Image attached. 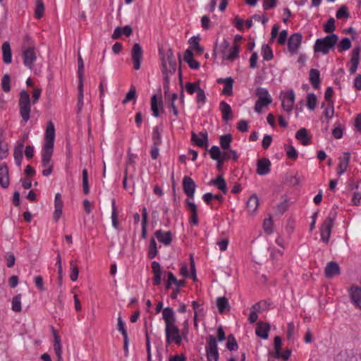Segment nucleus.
I'll use <instances>...</instances> for the list:
<instances>
[{
	"mask_svg": "<svg viewBox=\"0 0 361 361\" xmlns=\"http://www.w3.org/2000/svg\"><path fill=\"white\" fill-rule=\"evenodd\" d=\"M63 207V202L62 200L61 193H56L54 199V212L53 214V219L56 222L59 221L62 215V209Z\"/></svg>",
	"mask_w": 361,
	"mask_h": 361,
	"instance_id": "f3484780",
	"label": "nucleus"
},
{
	"mask_svg": "<svg viewBox=\"0 0 361 361\" xmlns=\"http://www.w3.org/2000/svg\"><path fill=\"white\" fill-rule=\"evenodd\" d=\"M185 87L186 92L188 94H192L195 92H197L200 90V82H187L185 84Z\"/></svg>",
	"mask_w": 361,
	"mask_h": 361,
	"instance_id": "6e6d98bb",
	"label": "nucleus"
},
{
	"mask_svg": "<svg viewBox=\"0 0 361 361\" xmlns=\"http://www.w3.org/2000/svg\"><path fill=\"white\" fill-rule=\"evenodd\" d=\"M78 82L83 83V68H84V62L81 57V56L79 54L78 59Z\"/></svg>",
	"mask_w": 361,
	"mask_h": 361,
	"instance_id": "4d7b16f0",
	"label": "nucleus"
},
{
	"mask_svg": "<svg viewBox=\"0 0 361 361\" xmlns=\"http://www.w3.org/2000/svg\"><path fill=\"white\" fill-rule=\"evenodd\" d=\"M262 54L265 61H271L274 57L272 49L268 44H264L262 46Z\"/></svg>",
	"mask_w": 361,
	"mask_h": 361,
	"instance_id": "49530a36",
	"label": "nucleus"
},
{
	"mask_svg": "<svg viewBox=\"0 0 361 361\" xmlns=\"http://www.w3.org/2000/svg\"><path fill=\"white\" fill-rule=\"evenodd\" d=\"M259 205V200L257 195H252L247 202V209L250 213H254Z\"/></svg>",
	"mask_w": 361,
	"mask_h": 361,
	"instance_id": "e433bc0d",
	"label": "nucleus"
},
{
	"mask_svg": "<svg viewBox=\"0 0 361 361\" xmlns=\"http://www.w3.org/2000/svg\"><path fill=\"white\" fill-rule=\"evenodd\" d=\"M21 294H18L12 298L11 309L13 312H20L21 311Z\"/></svg>",
	"mask_w": 361,
	"mask_h": 361,
	"instance_id": "a19ab883",
	"label": "nucleus"
},
{
	"mask_svg": "<svg viewBox=\"0 0 361 361\" xmlns=\"http://www.w3.org/2000/svg\"><path fill=\"white\" fill-rule=\"evenodd\" d=\"M270 303L267 300H261L252 306V309L258 312H263L269 309Z\"/></svg>",
	"mask_w": 361,
	"mask_h": 361,
	"instance_id": "a18cd8bd",
	"label": "nucleus"
},
{
	"mask_svg": "<svg viewBox=\"0 0 361 361\" xmlns=\"http://www.w3.org/2000/svg\"><path fill=\"white\" fill-rule=\"evenodd\" d=\"M301 181L300 178L298 176V174L295 175H288L286 178V182L288 183L290 186L294 187L297 186L300 184Z\"/></svg>",
	"mask_w": 361,
	"mask_h": 361,
	"instance_id": "3c124183",
	"label": "nucleus"
},
{
	"mask_svg": "<svg viewBox=\"0 0 361 361\" xmlns=\"http://www.w3.org/2000/svg\"><path fill=\"white\" fill-rule=\"evenodd\" d=\"M209 154L213 160H217L222 158V153L218 146H212L209 150Z\"/></svg>",
	"mask_w": 361,
	"mask_h": 361,
	"instance_id": "052dcab7",
	"label": "nucleus"
},
{
	"mask_svg": "<svg viewBox=\"0 0 361 361\" xmlns=\"http://www.w3.org/2000/svg\"><path fill=\"white\" fill-rule=\"evenodd\" d=\"M334 219L335 214H330L320 226L321 240L325 243L329 241Z\"/></svg>",
	"mask_w": 361,
	"mask_h": 361,
	"instance_id": "423d86ee",
	"label": "nucleus"
},
{
	"mask_svg": "<svg viewBox=\"0 0 361 361\" xmlns=\"http://www.w3.org/2000/svg\"><path fill=\"white\" fill-rule=\"evenodd\" d=\"M161 111H164L163 109V102L161 99V96L159 97V99H157V94H153L151 98V110L152 111V115L154 117H159L160 115L159 109Z\"/></svg>",
	"mask_w": 361,
	"mask_h": 361,
	"instance_id": "a211bd4d",
	"label": "nucleus"
},
{
	"mask_svg": "<svg viewBox=\"0 0 361 361\" xmlns=\"http://www.w3.org/2000/svg\"><path fill=\"white\" fill-rule=\"evenodd\" d=\"M334 114V102L328 104V106L325 109L323 112V115L328 119H331Z\"/></svg>",
	"mask_w": 361,
	"mask_h": 361,
	"instance_id": "774afa93",
	"label": "nucleus"
},
{
	"mask_svg": "<svg viewBox=\"0 0 361 361\" xmlns=\"http://www.w3.org/2000/svg\"><path fill=\"white\" fill-rule=\"evenodd\" d=\"M226 348L231 351L237 350L238 348V343L235 341V338L233 334H230L228 336Z\"/></svg>",
	"mask_w": 361,
	"mask_h": 361,
	"instance_id": "864d4df0",
	"label": "nucleus"
},
{
	"mask_svg": "<svg viewBox=\"0 0 361 361\" xmlns=\"http://www.w3.org/2000/svg\"><path fill=\"white\" fill-rule=\"evenodd\" d=\"M302 36L295 32L290 36L288 40V49L291 54H296L302 42Z\"/></svg>",
	"mask_w": 361,
	"mask_h": 361,
	"instance_id": "1a4fd4ad",
	"label": "nucleus"
},
{
	"mask_svg": "<svg viewBox=\"0 0 361 361\" xmlns=\"http://www.w3.org/2000/svg\"><path fill=\"white\" fill-rule=\"evenodd\" d=\"M263 227L267 234L270 235L273 233V223L271 217L264 221Z\"/></svg>",
	"mask_w": 361,
	"mask_h": 361,
	"instance_id": "338daca9",
	"label": "nucleus"
},
{
	"mask_svg": "<svg viewBox=\"0 0 361 361\" xmlns=\"http://www.w3.org/2000/svg\"><path fill=\"white\" fill-rule=\"evenodd\" d=\"M191 141L193 144L200 147L204 146L207 147L208 145V133L206 130L201 131L198 134L192 132L191 135Z\"/></svg>",
	"mask_w": 361,
	"mask_h": 361,
	"instance_id": "ddd939ff",
	"label": "nucleus"
},
{
	"mask_svg": "<svg viewBox=\"0 0 361 361\" xmlns=\"http://www.w3.org/2000/svg\"><path fill=\"white\" fill-rule=\"evenodd\" d=\"M24 149V142L23 141L19 142L17 146H16L13 152V157L15 159V163L17 166H20L21 165L22 159H23V152Z\"/></svg>",
	"mask_w": 361,
	"mask_h": 361,
	"instance_id": "72a5a7b5",
	"label": "nucleus"
},
{
	"mask_svg": "<svg viewBox=\"0 0 361 361\" xmlns=\"http://www.w3.org/2000/svg\"><path fill=\"white\" fill-rule=\"evenodd\" d=\"M162 60V72L164 75V88L166 85L169 82L168 73L173 74L176 70V61L173 51L169 49L167 50L166 56H164Z\"/></svg>",
	"mask_w": 361,
	"mask_h": 361,
	"instance_id": "7ed1b4c3",
	"label": "nucleus"
},
{
	"mask_svg": "<svg viewBox=\"0 0 361 361\" xmlns=\"http://www.w3.org/2000/svg\"><path fill=\"white\" fill-rule=\"evenodd\" d=\"M295 137L298 140H300L303 145L310 144V138L307 137V130L305 128H302L297 131Z\"/></svg>",
	"mask_w": 361,
	"mask_h": 361,
	"instance_id": "4c0bfd02",
	"label": "nucleus"
},
{
	"mask_svg": "<svg viewBox=\"0 0 361 361\" xmlns=\"http://www.w3.org/2000/svg\"><path fill=\"white\" fill-rule=\"evenodd\" d=\"M335 29V20L334 18H330L324 25V30L325 32L332 34Z\"/></svg>",
	"mask_w": 361,
	"mask_h": 361,
	"instance_id": "bf43d9fd",
	"label": "nucleus"
},
{
	"mask_svg": "<svg viewBox=\"0 0 361 361\" xmlns=\"http://www.w3.org/2000/svg\"><path fill=\"white\" fill-rule=\"evenodd\" d=\"M11 78L8 74H5L1 79V87L2 90L5 92H8L11 90Z\"/></svg>",
	"mask_w": 361,
	"mask_h": 361,
	"instance_id": "680f3d73",
	"label": "nucleus"
},
{
	"mask_svg": "<svg viewBox=\"0 0 361 361\" xmlns=\"http://www.w3.org/2000/svg\"><path fill=\"white\" fill-rule=\"evenodd\" d=\"M271 162L267 158H262L258 160L257 164V173L260 176H264L270 172Z\"/></svg>",
	"mask_w": 361,
	"mask_h": 361,
	"instance_id": "6ab92c4d",
	"label": "nucleus"
},
{
	"mask_svg": "<svg viewBox=\"0 0 361 361\" xmlns=\"http://www.w3.org/2000/svg\"><path fill=\"white\" fill-rule=\"evenodd\" d=\"M220 110L222 113V118L225 121L231 119L232 110L231 106L226 102L222 101L219 105Z\"/></svg>",
	"mask_w": 361,
	"mask_h": 361,
	"instance_id": "f704fd0d",
	"label": "nucleus"
},
{
	"mask_svg": "<svg viewBox=\"0 0 361 361\" xmlns=\"http://www.w3.org/2000/svg\"><path fill=\"white\" fill-rule=\"evenodd\" d=\"M70 268L71 270L70 279L72 281H77L78 277L79 269L73 260L70 262Z\"/></svg>",
	"mask_w": 361,
	"mask_h": 361,
	"instance_id": "603ef678",
	"label": "nucleus"
},
{
	"mask_svg": "<svg viewBox=\"0 0 361 361\" xmlns=\"http://www.w3.org/2000/svg\"><path fill=\"white\" fill-rule=\"evenodd\" d=\"M82 190L85 195H87L90 192V188L88 185V173L86 169L82 170Z\"/></svg>",
	"mask_w": 361,
	"mask_h": 361,
	"instance_id": "13d9d810",
	"label": "nucleus"
},
{
	"mask_svg": "<svg viewBox=\"0 0 361 361\" xmlns=\"http://www.w3.org/2000/svg\"><path fill=\"white\" fill-rule=\"evenodd\" d=\"M163 319L166 326H169L172 323H176V317L173 308L167 307L162 310Z\"/></svg>",
	"mask_w": 361,
	"mask_h": 361,
	"instance_id": "c85d7f7f",
	"label": "nucleus"
},
{
	"mask_svg": "<svg viewBox=\"0 0 361 361\" xmlns=\"http://www.w3.org/2000/svg\"><path fill=\"white\" fill-rule=\"evenodd\" d=\"M131 56L133 63V68L135 70H139L141 65V59L142 56V47L138 43H135L132 49Z\"/></svg>",
	"mask_w": 361,
	"mask_h": 361,
	"instance_id": "9b49d317",
	"label": "nucleus"
},
{
	"mask_svg": "<svg viewBox=\"0 0 361 361\" xmlns=\"http://www.w3.org/2000/svg\"><path fill=\"white\" fill-rule=\"evenodd\" d=\"M270 331V325L268 323L259 322L257 324L255 334L258 337L263 339H267L269 337V332Z\"/></svg>",
	"mask_w": 361,
	"mask_h": 361,
	"instance_id": "aec40b11",
	"label": "nucleus"
},
{
	"mask_svg": "<svg viewBox=\"0 0 361 361\" xmlns=\"http://www.w3.org/2000/svg\"><path fill=\"white\" fill-rule=\"evenodd\" d=\"M286 152L289 159L295 160L298 158V152L293 145L286 146Z\"/></svg>",
	"mask_w": 361,
	"mask_h": 361,
	"instance_id": "69168bd1",
	"label": "nucleus"
},
{
	"mask_svg": "<svg viewBox=\"0 0 361 361\" xmlns=\"http://www.w3.org/2000/svg\"><path fill=\"white\" fill-rule=\"evenodd\" d=\"M0 185L4 188L9 185L8 168L4 163L0 165Z\"/></svg>",
	"mask_w": 361,
	"mask_h": 361,
	"instance_id": "b1692460",
	"label": "nucleus"
},
{
	"mask_svg": "<svg viewBox=\"0 0 361 361\" xmlns=\"http://www.w3.org/2000/svg\"><path fill=\"white\" fill-rule=\"evenodd\" d=\"M336 16L338 19L348 18L350 17V14L348 11V8L345 5L341 6L337 11Z\"/></svg>",
	"mask_w": 361,
	"mask_h": 361,
	"instance_id": "e2e57ef3",
	"label": "nucleus"
},
{
	"mask_svg": "<svg viewBox=\"0 0 361 361\" xmlns=\"http://www.w3.org/2000/svg\"><path fill=\"white\" fill-rule=\"evenodd\" d=\"M44 12V5L42 0H36L35 8V17L37 19H40Z\"/></svg>",
	"mask_w": 361,
	"mask_h": 361,
	"instance_id": "37998d69",
	"label": "nucleus"
},
{
	"mask_svg": "<svg viewBox=\"0 0 361 361\" xmlns=\"http://www.w3.org/2000/svg\"><path fill=\"white\" fill-rule=\"evenodd\" d=\"M239 46L234 43L232 47L229 48L227 53L224 56V59L228 61H233L239 54Z\"/></svg>",
	"mask_w": 361,
	"mask_h": 361,
	"instance_id": "c9c22d12",
	"label": "nucleus"
},
{
	"mask_svg": "<svg viewBox=\"0 0 361 361\" xmlns=\"http://www.w3.org/2000/svg\"><path fill=\"white\" fill-rule=\"evenodd\" d=\"M295 93L293 90L287 92L286 94L281 97L282 107L284 111L290 112L293 110V106L295 102Z\"/></svg>",
	"mask_w": 361,
	"mask_h": 361,
	"instance_id": "f8f14e48",
	"label": "nucleus"
},
{
	"mask_svg": "<svg viewBox=\"0 0 361 361\" xmlns=\"http://www.w3.org/2000/svg\"><path fill=\"white\" fill-rule=\"evenodd\" d=\"M272 102L271 97H260L255 102V111L259 114L264 107L269 105Z\"/></svg>",
	"mask_w": 361,
	"mask_h": 361,
	"instance_id": "473e14b6",
	"label": "nucleus"
},
{
	"mask_svg": "<svg viewBox=\"0 0 361 361\" xmlns=\"http://www.w3.org/2000/svg\"><path fill=\"white\" fill-rule=\"evenodd\" d=\"M53 336L54 338V350L57 357L58 361L62 360V347L61 337L58 334L57 331L53 329Z\"/></svg>",
	"mask_w": 361,
	"mask_h": 361,
	"instance_id": "cd10ccee",
	"label": "nucleus"
},
{
	"mask_svg": "<svg viewBox=\"0 0 361 361\" xmlns=\"http://www.w3.org/2000/svg\"><path fill=\"white\" fill-rule=\"evenodd\" d=\"M152 269L154 274L153 285L159 286L161 283V270L160 264L156 261L152 262Z\"/></svg>",
	"mask_w": 361,
	"mask_h": 361,
	"instance_id": "393cba45",
	"label": "nucleus"
},
{
	"mask_svg": "<svg viewBox=\"0 0 361 361\" xmlns=\"http://www.w3.org/2000/svg\"><path fill=\"white\" fill-rule=\"evenodd\" d=\"M30 103L29 94L25 90H22L20 93L18 105L20 116L25 122H27L30 118Z\"/></svg>",
	"mask_w": 361,
	"mask_h": 361,
	"instance_id": "20e7f679",
	"label": "nucleus"
},
{
	"mask_svg": "<svg viewBox=\"0 0 361 361\" xmlns=\"http://www.w3.org/2000/svg\"><path fill=\"white\" fill-rule=\"evenodd\" d=\"M232 135L231 134H226L221 135L220 137V145L221 148L224 150H229L230 152L232 154L233 157L232 159L233 161H237L238 159V156L237 154L236 151L230 149L231 142L232 141Z\"/></svg>",
	"mask_w": 361,
	"mask_h": 361,
	"instance_id": "4468645a",
	"label": "nucleus"
},
{
	"mask_svg": "<svg viewBox=\"0 0 361 361\" xmlns=\"http://www.w3.org/2000/svg\"><path fill=\"white\" fill-rule=\"evenodd\" d=\"M217 82L219 84H224V87L222 90V94L226 96L232 95L234 80L231 77L226 78H219L217 80Z\"/></svg>",
	"mask_w": 361,
	"mask_h": 361,
	"instance_id": "412c9836",
	"label": "nucleus"
},
{
	"mask_svg": "<svg viewBox=\"0 0 361 361\" xmlns=\"http://www.w3.org/2000/svg\"><path fill=\"white\" fill-rule=\"evenodd\" d=\"M317 103V96L314 93H309L307 97V106L310 110H314Z\"/></svg>",
	"mask_w": 361,
	"mask_h": 361,
	"instance_id": "09e8293b",
	"label": "nucleus"
},
{
	"mask_svg": "<svg viewBox=\"0 0 361 361\" xmlns=\"http://www.w3.org/2000/svg\"><path fill=\"white\" fill-rule=\"evenodd\" d=\"M209 184L215 185L219 190L222 191L224 194L227 192V185L222 176H219L216 178L211 180Z\"/></svg>",
	"mask_w": 361,
	"mask_h": 361,
	"instance_id": "2f4dec72",
	"label": "nucleus"
},
{
	"mask_svg": "<svg viewBox=\"0 0 361 361\" xmlns=\"http://www.w3.org/2000/svg\"><path fill=\"white\" fill-rule=\"evenodd\" d=\"M216 306L219 313L222 314L229 308L228 299L225 297H219L216 299Z\"/></svg>",
	"mask_w": 361,
	"mask_h": 361,
	"instance_id": "ea45409f",
	"label": "nucleus"
},
{
	"mask_svg": "<svg viewBox=\"0 0 361 361\" xmlns=\"http://www.w3.org/2000/svg\"><path fill=\"white\" fill-rule=\"evenodd\" d=\"M158 253V250L157 247V243L154 238H152L149 240V250L147 253V257L149 259H154Z\"/></svg>",
	"mask_w": 361,
	"mask_h": 361,
	"instance_id": "c03bdc74",
	"label": "nucleus"
},
{
	"mask_svg": "<svg viewBox=\"0 0 361 361\" xmlns=\"http://www.w3.org/2000/svg\"><path fill=\"white\" fill-rule=\"evenodd\" d=\"M54 126L51 121H49L47 123L45 133V142L42 151V166L44 168L42 173L44 176H49L53 171L54 164L51 162V157L54 152Z\"/></svg>",
	"mask_w": 361,
	"mask_h": 361,
	"instance_id": "f257e3e1",
	"label": "nucleus"
},
{
	"mask_svg": "<svg viewBox=\"0 0 361 361\" xmlns=\"http://www.w3.org/2000/svg\"><path fill=\"white\" fill-rule=\"evenodd\" d=\"M336 361H361V355L347 352H341L336 357Z\"/></svg>",
	"mask_w": 361,
	"mask_h": 361,
	"instance_id": "c756f323",
	"label": "nucleus"
},
{
	"mask_svg": "<svg viewBox=\"0 0 361 361\" xmlns=\"http://www.w3.org/2000/svg\"><path fill=\"white\" fill-rule=\"evenodd\" d=\"M190 48L195 50L199 54H202L204 51V49L200 47L199 44V37H192L190 39Z\"/></svg>",
	"mask_w": 361,
	"mask_h": 361,
	"instance_id": "8fccbe9b",
	"label": "nucleus"
},
{
	"mask_svg": "<svg viewBox=\"0 0 361 361\" xmlns=\"http://www.w3.org/2000/svg\"><path fill=\"white\" fill-rule=\"evenodd\" d=\"M350 159V153L345 152L343 155L338 158L339 163L337 168V174L341 176L343 174L348 166Z\"/></svg>",
	"mask_w": 361,
	"mask_h": 361,
	"instance_id": "2eb2a0df",
	"label": "nucleus"
},
{
	"mask_svg": "<svg viewBox=\"0 0 361 361\" xmlns=\"http://www.w3.org/2000/svg\"><path fill=\"white\" fill-rule=\"evenodd\" d=\"M349 293L353 303L361 310V288L351 287Z\"/></svg>",
	"mask_w": 361,
	"mask_h": 361,
	"instance_id": "5701e85b",
	"label": "nucleus"
},
{
	"mask_svg": "<svg viewBox=\"0 0 361 361\" xmlns=\"http://www.w3.org/2000/svg\"><path fill=\"white\" fill-rule=\"evenodd\" d=\"M183 189L188 198L192 199L195 195L196 184L189 176H185L183 179Z\"/></svg>",
	"mask_w": 361,
	"mask_h": 361,
	"instance_id": "9d476101",
	"label": "nucleus"
},
{
	"mask_svg": "<svg viewBox=\"0 0 361 361\" xmlns=\"http://www.w3.org/2000/svg\"><path fill=\"white\" fill-rule=\"evenodd\" d=\"M206 353L208 361L214 360L218 361L219 354L218 351L216 339L213 335L207 337Z\"/></svg>",
	"mask_w": 361,
	"mask_h": 361,
	"instance_id": "0eeeda50",
	"label": "nucleus"
},
{
	"mask_svg": "<svg viewBox=\"0 0 361 361\" xmlns=\"http://www.w3.org/2000/svg\"><path fill=\"white\" fill-rule=\"evenodd\" d=\"M338 39V37L334 33L328 35L324 38H319L314 43V51L326 55L336 44Z\"/></svg>",
	"mask_w": 361,
	"mask_h": 361,
	"instance_id": "f03ea898",
	"label": "nucleus"
},
{
	"mask_svg": "<svg viewBox=\"0 0 361 361\" xmlns=\"http://www.w3.org/2000/svg\"><path fill=\"white\" fill-rule=\"evenodd\" d=\"M166 341L167 345L175 343L177 345H180L182 342V337L180 335V330L176 325V323H172L169 326H166Z\"/></svg>",
	"mask_w": 361,
	"mask_h": 361,
	"instance_id": "39448f33",
	"label": "nucleus"
},
{
	"mask_svg": "<svg viewBox=\"0 0 361 361\" xmlns=\"http://www.w3.org/2000/svg\"><path fill=\"white\" fill-rule=\"evenodd\" d=\"M157 239L164 245H169L172 240V234L171 231L164 232L161 229L157 230L154 233Z\"/></svg>",
	"mask_w": 361,
	"mask_h": 361,
	"instance_id": "a878e982",
	"label": "nucleus"
},
{
	"mask_svg": "<svg viewBox=\"0 0 361 361\" xmlns=\"http://www.w3.org/2000/svg\"><path fill=\"white\" fill-rule=\"evenodd\" d=\"M309 80L314 89H319L321 83L319 71L315 68L310 69L309 73Z\"/></svg>",
	"mask_w": 361,
	"mask_h": 361,
	"instance_id": "bb28decb",
	"label": "nucleus"
},
{
	"mask_svg": "<svg viewBox=\"0 0 361 361\" xmlns=\"http://www.w3.org/2000/svg\"><path fill=\"white\" fill-rule=\"evenodd\" d=\"M23 64L29 69H32L37 60L34 47L22 45Z\"/></svg>",
	"mask_w": 361,
	"mask_h": 361,
	"instance_id": "6e6552de",
	"label": "nucleus"
},
{
	"mask_svg": "<svg viewBox=\"0 0 361 361\" xmlns=\"http://www.w3.org/2000/svg\"><path fill=\"white\" fill-rule=\"evenodd\" d=\"M351 47V42L349 38L344 37L343 38L338 44V51L339 52H343L344 51L348 50Z\"/></svg>",
	"mask_w": 361,
	"mask_h": 361,
	"instance_id": "de8ad7c7",
	"label": "nucleus"
},
{
	"mask_svg": "<svg viewBox=\"0 0 361 361\" xmlns=\"http://www.w3.org/2000/svg\"><path fill=\"white\" fill-rule=\"evenodd\" d=\"M2 54H3V61L9 64L12 61V53L11 49V46L8 42H4L1 47Z\"/></svg>",
	"mask_w": 361,
	"mask_h": 361,
	"instance_id": "7c9ffc66",
	"label": "nucleus"
},
{
	"mask_svg": "<svg viewBox=\"0 0 361 361\" xmlns=\"http://www.w3.org/2000/svg\"><path fill=\"white\" fill-rule=\"evenodd\" d=\"M137 98V96H136V90H135V87L132 86L130 87V89L129 90V91L127 92L124 99L123 100L122 103L123 104H127L128 102L132 101V100H135Z\"/></svg>",
	"mask_w": 361,
	"mask_h": 361,
	"instance_id": "5fc2aeb1",
	"label": "nucleus"
},
{
	"mask_svg": "<svg viewBox=\"0 0 361 361\" xmlns=\"http://www.w3.org/2000/svg\"><path fill=\"white\" fill-rule=\"evenodd\" d=\"M360 48L359 47H355L352 51V56L350 59V62L352 63L349 72L350 74H354L358 67L360 62Z\"/></svg>",
	"mask_w": 361,
	"mask_h": 361,
	"instance_id": "4be33fe9",
	"label": "nucleus"
},
{
	"mask_svg": "<svg viewBox=\"0 0 361 361\" xmlns=\"http://www.w3.org/2000/svg\"><path fill=\"white\" fill-rule=\"evenodd\" d=\"M111 221H112L113 226L116 229H117L118 226V214H117V210H116V207L114 200H113V202H112Z\"/></svg>",
	"mask_w": 361,
	"mask_h": 361,
	"instance_id": "0e129e2a",
	"label": "nucleus"
},
{
	"mask_svg": "<svg viewBox=\"0 0 361 361\" xmlns=\"http://www.w3.org/2000/svg\"><path fill=\"white\" fill-rule=\"evenodd\" d=\"M340 274V267L337 262L332 261L327 263L324 269V274L326 278L331 279L338 276Z\"/></svg>",
	"mask_w": 361,
	"mask_h": 361,
	"instance_id": "dca6fc26",
	"label": "nucleus"
},
{
	"mask_svg": "<svg viewBox=\"0 0 361 361\" xmlns=\"http://www.w3.org/2000/svg\"><path fill=\"white\" fill-rule=\"evenodd\" d=\"M78 95L77 109H78V113H80L83 106V98H84L83 83L78 82Z\"/></svg>",
	"mask_w": 361,
	"mask_h": 361,
	"instance_id": "79ce46f5",
	"label": "nucleus"
},
{
	"mask_svg": "<svg viewBox=\"0 0 361 361\" xmlns=\"http://www.w3.org/2000/svg\"><path fill=\"white\" fill-rule=\"evenodd\" d=\"M274 352L270 353V355L276 359H279L280 352L282 347V340L280 336H276L274 338Z\"/></svg>",
	"mask_w": 361,
	"mask_h": 361,
	"instance_id": "58836bf2",
	"label": "nucleus"
}]
</instances>
